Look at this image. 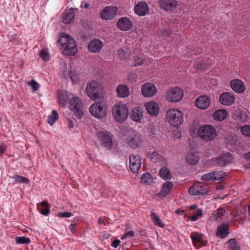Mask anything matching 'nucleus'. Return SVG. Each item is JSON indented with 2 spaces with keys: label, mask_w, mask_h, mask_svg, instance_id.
Returning <instances> with one entry per match:
<instances>
[{
  "label": "nucleus",
  "mask_w": 250,
  "mask_h": 250,
  "mask_svg": "<svg viewBox=\"0 0 250 250\" xmlns=\"http://www.w3.org/2000/svg\"><path fill=\"white\" fill-rule=\"evenodd\" d=\"M58 97V101L61 104L65 105L70 102V109L74 112L75 116L78 119L82 118L83 114L82 106V103L79 98L75 97L70 101L67 93L63 91L59 92Z\"/></svg>",
  "instance_id": "f257e3e1"
},
{
  "label": "nucleus",
  "mask_w": 250,
  "mask_h": 250,
  "mask_svg": "<svg viewBox=\"0 0 250 250\" xmlns=\"http://www.w3.org/2000/svg\"><path fill=\"white\" fill-rule=\"evenodd\" d=\"M60 36L57 42L61 44V49L63 53L66 55H74L76 54L78 49L74 40L64 33Z\"/></svg>",
  "instance_id": "f03ea898"
},
{
  "label": "nucleus",
  "mask_w": 250,
  "mask_h": 250,
  "mask_svg": "<svg viewBox=\"0 0 250 250\" xmlns=\"http://www.w3.org/2000/svg\"><path fill=\"white\" fill-rule=\"evenodd\" d=\"M89 108L91 115L98 119L104 118L107 114L106 102L104 98H101L98 100H95Z\"/></svg>",
  "instance_id": "7ed1b4c3"
},
{
  "label": "nucleus",
  "mask_w": 250,
  "mask_h": 250,
  "mask_svg": "<svg viewBox=\"0 0 250 250\" xmlns=\"http://www.w3.org/2000/svg\"><path fill=\"white\" fill-rule=\"evenodd\" d=\"M86 90L89 97L93 100H98L101 98H104L103 87L97 81H92L88 83Z\"/></svg>",
  "instance_id": "20e7f679"
},
{
  "label": "nucleus",
  "mask_w": 250,
  "mask_h": 250,
  "mask_svg": "<svg viewBox=\"0 0 250 250\" xmlns=\"http://www.w3.org/2000/svg\"><path fill=\"white\" fill-rule=\"evenodd\" d=\"M112 115L117 122L119 123L124 122L128 116V109L127 106L122 103L115 104L112 108Z\"/></svg>",
  "instance_id": "39448f33"
},
{
  "label": "nucleus",
  "mask_w": 250,
  "mask_h": 250,
  "mask_svg": "<svg viewBox=\"0 0 250 250\" xmlns=\"http://www.w3.org/2000/svg\"><path fill=\"white\" fill-rule=\"evenodd\" d=\"M199 136L206 141H211L214 139L216 135L214 127L211 125H202L198 130Z\"/></svg>",
  "instance_id": "423d86ee"
},
{
  "label": "nucleus",
  "mask_w": 250,
  "mask_h": 250,
  "mask_svg": "<svg viewBox=\"0 0 250 250\" xmlns=\"http://www.w3.org/2000/svg\"><path fill=\"white\" fill-rule=\"evenodd\" d=\"M167 120L173 126H178L183 122V115L181 111L177 109H171L167 112Z\"/></svg>",
  "instance_id": "0eeeda50"
},
{
  "label": "nucleus",
  "mask_w": 250,
  "mask_h": 250,
  "mask_svg": "<svg viewBox=\"0 0 250 250\" xmlns=\"http://www.w3.org/2000/svg\"><path fill=\"white\" fill-rule=\"evenodd\" d=\"M184 95L182 89L175 87L170 89L167 93V99L170 102H178L181 100Z\"/></svg>",
  "instance_id": "6e6552de"
},
{
  "label": "nucleus",
  "mask_w": 250,
  "mask_h": 250,
  "mask_svg": "<svg viewBox=\"0 0 250 250\" xmlns=\"http://www.w3.org/2000/svg\"><path fill=\"white\" fill-rule=\"evenodd\" d=\"M142 159L138 154H131L129 157V168L133 173H137L142 165Z\"/></svg>",
  "instance_id": "1a4fd4ad"
},
{
  "label": "nucleus",
  "mask_w": 250,
  "mask_h": 250,
  "mask_svg": "<svg viewBox=\"0 0 250 250\" xmlns=\"http://www.w3.org/2000/svg\"><path fill=\"white\" fill-rule=\"evenodd\" d=\"M141 92L145 97H152L156 92L157 89L155 85L150 83L144 84L141 87Z\"/></svg>",
  "instance_id": "9d476101"
},
{
  "label": "nucleus",
  "mask_w": 250,
  "mask_h": 250,
  "mask_svg": "<svg viewBox=\"0 0 250 250\" xmlns=\"http://www.w3.org/2000/svg\"><path fill=\"white\" fill-rule=\"evenodd\" d=\"M134 11L138 16H144L149 13V8L146 2L140 1L135 5Z\"/></svg>",
  "instance_id": "9b49d317"
},
{
  "label": "nucleus",
  "mask_w": 250,
  "mask_h": 250,
  "mask_svg": "<svg viewBox=\"0 0 250 250\" xmlns=\"http://www.w3.org/2000/svg\"><path fill=\"white\" fill-rule=\"evenodd\" d=\"M117 11V9L116 7L107 6L101 12V16L103 19L110 20L115 16Z\"/></svg>",
  "instance_id": "f8f14e48"
},
{
  "label": "nucleus",
  "mask_w": 250,
  "mask_h": 250,
  "mask_svg": "<svg viewBox=\"0 0 250 250\" xmlns=\"http://www.w3.org/2000/svg\"><path fill=\"white\" fill-rule=\"evenodd\" d=\"M98 137L99 138L102 145L110 149L113 146V143L111 137L106 133L104 132H99L98 133Z\"/></svg>",
  "instance_id": "ddd939ff"
},
{
  "label": "nucleus",
  "mask_w": 250,
  "mask_h": 250,
  "mask_svg": "<svg viewBox=\"0 0 250 250\" xmlns=\"http://www.w3.org/2000/svg\"><path fill=\"white\" fill-rule=\"evenodd\" d=\"M159 4L160 7L166 11H173L177 6L176 0H160Z\"/></svg>",
  "instance_id": "4468645a"
},
{
  "label": "nucleus",
  "mask_w": 250,
  "mask_h": 250,
  "mask_svg": "<svg viewBox=\"0 0 250 250\" xmlns=\"http://www.w3.org/2000/svg\"><path fill=\"white\" fill-rule=\"evenodd\" d=\"M232 90L237 93H242L246 90V86L243 81L239 79H234L230 82Z\"/></svg>",
  "instance_id": "2eb2a0df"
},
{
  "label": "nucleus",
  "mask_w": 250,
  "mask_h": 250,
  "mask_svg": "<svg viewBox=\"0 0 250 250\" xmlns=\"http://www.w3.org/2000/svg\"><path fill=\"white\" fill-rule=\"evenodd\" d=\"M235 99L233 94L224 92L220 95V103L224 105H229L233 104Z\"/></svg>",
  "instance_id": "dca6fc26"
},
{
  "label": "nucleus",
  "mask_w": 250,
  "mask_h": 250,
  "mask_svg": "<svg viewBox=\"0 0 250 250\" xmlns=\"http://www.w3.org/2000/svg\"><path fill=\"white\" fill-rule=\"evenodd\" d=\"M117 25L121 30L128 31L132 27V22L128 18L122 17L118 20Z\"/></svg>",
  "instance_id": "f3484780"
},
{
  "label": "nucleus",
  "mask_w": 250,
  "mask_h": 250,
  "mask_svg": "<svg viewBox=\"0 0 250 250\" xmlns=\"http://www.w3.org/2000/svg\"><path fill=\"white\" fill-rule=\"evenodd\" d=\"M103 46V42L99 39L92 40L89 43L88 48L90 52L92 53L99 52Z\"/></svg>",
  "instance_id": "a211bd4d"
},
{
  "label": "nucleus",
  "mask_w": 250,
  "mask_h": 250,
  "mask_svg": "<svg viewBox=\"0 0 250 250\" xmlns=\"http://www.w3.org/2000/svg\"><path fill=\"white\" fill-rule=\"evenodd\" d=\"M145 106L147 113L150 115L156 116L158 114L159 106L157 103L151 101L147 103Z\"/></svg>",
  "instance_id": "6ab92c4d"
},
{
  "label": "nucleus",
  "mask_w": 250,
  "mask_h": 250,
  "mask_svg": "<svg viewBox=\"0 0 250 250\" xmlns=\"http://www.w3.org/2000/svg\"><path fill=\"white\" fill-rule=\"evenodd\" d=\"M195 104L198 108L205 109L209 105V99L207 96H200L196 100Z\"/></svg>",
  "instance_id": "aec40b11"
},
{
  "label": "nucleus",
  "mask_w": 250,
  "mask_h": 250,
  "mask_svg": "<svg viewBox=\"0 0 250 250\" xmlns=\"http://www.w3.org/2000/svg\"><path fill=\"white\" fill-rule=\"evenodd\" d=\"M173 184L171 182H165L162 187L160 192L156 194L157 196H160L161 198H165L171 191Z\"/></svg>",
  "instance_id": "412c9836"
},
{
  "label": "nucleus",
  "mask_w": 250,
  "mask_h": 250,
  "mask_svg": "<svg viewBox=\"0 0 250 250\" xmlns=\"http://www.w3.org/2000/svg\"><path fill=\"white\" fill-rule=\"evenodd\" d=\"M75 13L73 8H70L64 12L62 21L64 24H68L73 21L74 20Z\"/></svg>",
  "instance_id": "4be33fe9"
},
{
  "label": "nucleus",
  "mask_w": 250,
  "mask_h": 250,
  "mask_svg": "<svg viewBox=\"0 0 250 250\" xmlns=\"http://www.w3.org/2000/svg\"><path fill=\"white\" fill-rule=\"evenodd\" d=\"M190 237L192 243L195 246L199 244V247H202L205 245V242L202 240L203 234L199 232H194L191 234Z\"/></svg>",
  "instance_id": "5701e85b"
},
{
  "label": "nucleus",
  "mask_w": 250,
  "mask_h": 250,
  "mask_svg": "<svg viewBox=\"0 0 250 250\" xmlns=\"http://www.w3.org/2000/svg\"><path fill=\"white\" fill-rule=\"evenodd\" d=\"M143 116L142 109L140 107H136L131 111L130 118L136 122L140 121Z\"/></svg>",
  "instance_id": "b1692460"
},
{
  "label": "nucleus",
  "mask_w": 250,
  "mask_h": 250,
  "mask_svg": "<svg viewBox=\"0 0 250 250\" xmlns=\"http://www.w3.org/2000/svg\"><path fill=\"white\" fill-rule=\"evenodd\" d=\"M218 172L216 171H213L209 173H205L201 176V180L208 182L210 181H217L219 180Z\"/></svg>",
  "instance_id": "393cba45"
},
{
  "label": "nucleus",
  "mask_w": 250,
  "mask_h": 250,
  "mask_svg": "<svg viewBox=\"0 0 250 250\" xmlns=\"http://www.w3.org/2000/svg\"><path fill=\"white\" fill-rule=\"evenodd\" d=\"M118 96L121 98H126L129 95V89L125 85H119L116 88Z\"/></svg>",
  "instance_id": "a878e982"
},
{
  "label": "nucleus",
  "mask_w": 250,
  "mask_h": 250,
  "mask_svg": "<svg viewBox=\"0 0 250 250\" xmlns=\"http://www.w3.org/2000/svg\"><path fill=\"white\" fill-rule=\"evenodd\" d=\"M196 185H197L196 192L197 195H205L208 192L209 188L207 184L198 182L196 183Z\"/></svg>",
  "instance_id": "bb28decb"
},
{
  "label": "nucleus",
  "mask_w": 250,
  "mask_h": 250,
  "mask_svg": "<svg viewBox=\"0 0 250 250\" xmlns=\"http://www.w3.org/2000/svg\"><path fill=\"white\" fill-rule=\"evenodd\" d=\"M229 234V226L228 223L220 225V238L224 239Z\"/></svg>",
  "instance_id": "cd10ccee"
},
{
  "label": "nucleus",
  "mask_w": 250,
  "mask_h": 250,
  "mask_svg": "<svg viewBox=\"0 0 250 250\" xmlns=\"http://www.w3.org/2000/svg\"><path fill=\"white\" fill-rule=\"evenodd\" d=\"M232 160V157L230 153L227 152L220 157V166H225L230 163Z\"/></svg>",
  "instance_id": "c85d7f7f"
},
{
  "label": "nucleus",
  "mask_w": 250,
  "mask_h": 250,
  "mask_svg": "<svg viewBox=\"0 0 250 250\" xmlns=\"http://www.w3.org/2000/svg\"><path fill=\"white\" fill-rule=\"evenodd\" d=\"M186 160L189 165H195L199 161V157L196 153H190L187 156Z\"/></svg>",
  "instance_id": "c756f323"
},
{
  "label": "nucleus",
  "mask_w": 250,
  "mask_h": 250,
  "mask_svg": "<svg viewBox=\"0 0 250 250\" xmlns=\"http://www.w3.org/2000/svg\"><path fill=\"white\" fill-rule=\"evenodd\" d=\"M153 180L152 175L146 172L143 174L140 178V182L144 185H150L152 183Z\"/></svg>",
  "instance_id": "7c9ffc66"
},
{
  "label": "nucleus",
  "mask_w": 250,
  "mask_h": 250,
  "mask_svg": "<svg viewBox=\"0 0 250 250\" xmlns=\"http://www.w3.org/2000/svg\"><path fill=\"white\" fill-rule=\"evenodd\" d=\"M226 244L229 250H241L240 245L235 238L230 239Z\"/></svg>",
  "instance_id": "2f4dec72"
},
{
  "label": "nucleus",
  "mask_w": 250,
  "mask_h": 250,
  "mask_svg": "<svg viewBox=\"0 0 250 250\" xmlns=\"http://www.w3.org/2000/svg\"><path fill=\"white\" fill-rule=\"evenodd\" d=\"M152 162L161 164L163 162V157L156 152H153L149 155Z\"/></svg>",
  "instance_id": "473e14b6"
},
{
  "label": "nucleus",
  "mask_w": 250,
  "mask_h": 250,
  "mask_svg": "<svg viewBox=\"0 0 250 250\" xmlns=\"http://www.w3.org/2000/svg\"><path fill=\"white\" fill-rule=\"evenodd\" d=\"M160 175L164 180H170L172 176L169 170L166 167H162L160 170Z\"/></svg>",
  "instance_id": "72a5a7b5"
},
{
  "label": "nucleus",
  "mask_w": 250,
  "mask_h": 250,
  "mask_svg": "<svg viewBox=\"0 0 250 250\" xmlns=\"http://www.w3.org/2000/svg\"><path fill=\"white\" fill-rule=\"evenodd\" d=\"M59 119V114L56 110H53L51 114L47 117V123L52 125Z\"/></svg>",
  "instance_id": "f704fd0d"
},
{
  "label": "nucleus",
  "mask_w": 250,
  "mask_h": 250,
  "mask_svg": "<svg viewBox=\"0 0 250 250\" xmlns=\"http://www.w3.org/2000/svg\"><path fill=\"white\" fill-rule=\"evenodd\" d=\"M141 142V139L139 135H135L132 138L128 140V143L133 148L137 147L140 144Z\"/></svg>",
  "instance_id": "c9c22d12"
},
{
  "label": "nucleus",
  "mask_w": 250,
  "mask_h": 250,
  "mask_svg": "<svg viewBox=\"0 0 250 250\" xmlns=\"http://www.w3.org/2000/svg\"><path fill=\"white\" fill-rule=\"evenodd\" d=\"M150 215L152 219L156 225L162 228L164 227V224L163 223L162 220L158 217L155 213L151 211Z\"/></svg>",
  "instance_id": "e433bc0d"
},
{
  "label": "nucleus",
  "mask_w": 250,
  "mask_h": 250,
  "mask_svg": "<svg viewBox=\"0 0 250 250\" xmlns=\"http://www.w3.org/2000/svg\"><path fill=\"white\" fill-rule=\"evenodd\" d=\"M69 77L73 83H76L78 82L79 76L78 73L74 70H71L69 72Z\"/></svg>",
  "instance_id": "4c0bfd02"
},
{
  "label": "nucleus",
  "mask_w": 250,
  "mask_h": 250,
  "mask_svg": "<svg viewBox=\"0 0 250 250\" xmlns=\"http://www.w3.org/2000/svg\"><path fill=\"white\" fill-rule=\"evenodd\" d=\"M15 241L17 244H28L30 242V240L28 238L25 237L17 236L15 238Z\"/></svg>",
  "instance_id": "58836bf2"
},
{
  "label": "nucleus",
  "mask_w": 250,
  "mask_h": 250,
  "mask_svg": "<svg viewBox=\"0 0 250 250\" xmlns=\"http://www.w3.org/2000/svg\"><path fill=\"white\" fill-rule=\"evenodd\" d=\"M240 130L242 133L247 137H250V125H245L240 128Z\"/></svg>",
  "instance_id": "ea45409f"
},
{
  "label": "nucleus",
  "mask_w": 250,
  "mask_h": 250,
  "mask_svg": "<svg viewBox=\"0 0 250 250\" xmlns=\"http://www.w3.org/2000/svg\"><path fill=\"white\" fill-rule=\"evenodd\" d=\"M15 181L19 183H24L27 184L29 182L28 178L20 175H17L15 177Z\"/></svg>",
  "instance_id": "a19ab883"
},
{
  "label": "nucleus",
  "mask_w": 250,
  "mask_h": 250,
  "mask_svg": "<svg viewBox=\"0 0 250 250\" xmlns=\"http://www.w3.org/2000/svg\"><path fill=\"white\" fill-rule=\"evenodd\" d=\"M40 58L43 61H47L49 60V54L45 50H42L40 53Z\"/></svg>",
  "instance_id": "79ce46f5"
},
{
  "label": "nucleus",
  "mask_w": 250,
  "mask_h": 250,
  "mask_svg": "<svg viewBox=\"0 0 250 250\" xmlns=\"http://www.w3.org/2000/svg\"><path fill=\"white\" fill-rule=\"evenodd\" d=\"M219 218V208L217 209L214 212H213L210 217L209 220L211 222L217 221Z\"/></svg>",
  "instance_id": "37998d69"
},
{
  "label": "nucleus",
  "mask_w": 250,
  "mask_h": 250,
  "mask_svg": "<svg viewBox=\"0 0 250 250\" xmlns=\"http://www.w3.org/2000/svg\"><path fill=\"white\" fill-rule=\"evenodd\" d=\"M28 84L30 85L32 87L33 91L37 90L40 86L39 84L34 80H32L28 83Z\"/></svg>",
  "instance_id": "c03bdc74"
},
{
  "label": "nucleus",
  "mask_w": 250,
  "mask_h": 250,
  "mask_svg": "<svg viewBox=\"0 0 250 250\" xmlns=\"http://www.w3.org/2000/svg\"><path fill=\"white\" fill-rule=\"evenodd\" d=\"M228 116V112L225 109H220V121L225 120Z\"/></svg>",
  "instance_id": "a18cd8bd"
},
{
  "label": "nucleus",
  "mask_w": 250,
  "mask_h": 250,
  "mask_svg": "<svg viewBox=\"0 0 250 250\" xmlns=\"http://www.w3.org/2000/svg\"><path fill=\"white\" fill-rule=\"evenodd\" d=\"M134 236V232L132 230L129 231L125 233L124 235L121 237V239L125 240L128 237H132Z\"/></svg>",
  "instance_id": "49530a36"
},
{
  "label": "nucleus",
  "mask_w": 250,
  "mask_h": 250,
  "mask_svg": "<svg viewBox=\"0 0 250 250\" xmlns=\"http://www.w3.org/2000/svg\"><path fill=\"white\" fill-rule=\"evenodd\" d=\"M197 185H196V183L193 185V186L189 188L188 189V192L190 195H197L196 192V188Z\"/></svg>",
  "instance_id": "de8ad7c7"
},
{
  "label": "nucleus",
  "mask_w": 250,
  "mask_h": 250,
  "mask_svg": "<svg viewBox=\"0 0 250 250\" xmlns=\"http://www.w3.org/2000/svg\"><path fill=\"white\" fill-rule=\"evenodd\" d=\"M58 215L60 217H70L72 214L70 212H59Z\"/></svg>",
  "instance_id": "09e8293b"
},
{
  "label": "nucleus",
  "mask_w": 250,
  "mask_h": 250,
  "mask_svg": "<svg viewBox=\"0 0 250 250\" xmlns=\"http://www.w3.org/2000/svg\"><path fill=\"white\" fill-rule=\"evenodd\" d=\"M144 63V60L142 58H136L135 59V66L141 65Z\"/></svg>",
  "instance_id": "8fccbe9b"
},
{
  "label": "nucleus",
  "mask_w": 250,
  "mask_h": 250,
  "mask_svg": "<svg viewBox=\"0 0 250 250\" xmlns=\"http://www.w3.org/2000/svg\"><path fill=\"white\" fill-rule=\"evenodd\" d=\"M121 241L119 239H116L115 240L113 241V242L111 244V246L112 247L116 248L118 247Z\"/></svg>",
  "instance_id": "3c124183"
},
{
  "label": "nucleus",
  "mask_w": 250,
  "mask_h": 250,
  "mask_svg": "<svg viewBox=\"0 0 250 250\" xmlns=\"http://www.w3.org/2000/svg\"><path fill=\"white\" fill-rule=\"evenodd\" d=\"M50 212V209L49 207L45 208L41 210V213L44 215H47Z\"/></svg>",
  "instance_id": "603ef678"
},
{
  "label": "nucleus",
  "mask_w": 250,
  "mask_h": 250,
  "mask_svg": "<svg viewBox=\"0 0 250 250\" xmlns=\"http://www.w3.org/2000/svg\"><path fill=\"white\" fill-rule=\"evenodd\" d=\"M175 213L177 214H178V215H186V213H185V210H183V209H182L181 208L177 209L175 210Z\"/></svg>",
  "instance_id": "864d4df0"
},
{
  "label": "nucleus",
  "mask_w": 250,
  "mask_h": 250,
  "mask_svg": "<svg viewBox=\"0 0 250 250\" xmlns=\"http://www.w3.org/2000/svg\"><path fill=\"white\" fill-rule=\"evenodd\" d=\"M5 148V146L3 144H0V155L4 152Z\"/></svg>",
  "instance_id": "5fc2aeb1"
},
{
  "label": "nucleus",
  "mask_w": 250,
  "mask_h": 250,
  "mask_svg": "<svg viewBox=\"0 0 250 250\" xmlns=\"http://www.w3.org/2000/svg\"><path fill=\"white\" fill-rule=\"evenodd\" d=\"M227 176V173L225 172H220V181H222Z\"/></svg>",
  "instance_id": "6e6d98bb"
},
{
  "label": "nucleus",
  "mask_w": 250,
  "mask_h": 250,
  "mask_svg": "<svg viewBox=\"0 0 250 250\" xmlns=\"http://www.w3.org/2000/svg\"><path fill=\"white\" fill-rule=\"evenodd\" d=\"M203 214L202 209L201 208H198L196 211V214L195 215H197V217L200 216Z\"/></svg>",
  "instance_id": "4d7b16f0"
},
{
  "label": "nucleus",
  "mask_w": 250,
  "mask_h": 250,
  "mask_svg": "<svg viewBox=\"0 0 250 250\" xmlns=\"http://www.w3.org/2000/svg\"><path fill=\"white\" fill-rule=\"evenodd\" d=\"M227 186V184L222 181H220V190L224 189Z\"/></svg>",
  "instance_id": "13d9d810"
},
{
  "label": "nucleus",
  "mask_w": 250,
  "mask_h": 250,
  "mask_svg": "<svg viewBox=\"0 0 250 250\" xmlns=\"http://www.w3.org/2000/svg\"><path fill=\"white\" fill-rule=\"evenodd\" d=\"M213 118L215 120L219 121V110H216L214 114Z\"/></svg>",
  "instance_id": "bf43d9fd"
},
{
  "label": "nucleus",
  "mask_w": 250,
  "mask_h": 250,
  "mask_svg": "<svg viewBox=\"0 0 250 250\" xmlns=\"http://www.w3.org/2000/svg\"><path fill=\"white\" fill-rule=\"evenodd\" d=\"M226 213V209L223 207L220 208V216L223 215Z\"/></svg>",
  "instance_id": "052dcab7"
},
{
  "label": "nucleus",
  "mask_w": 250,
  "mask_h": 250,
  "mask_svg": "<svg viewBox=\"0 0 250 250\" xmlns=\"http://www.w3.org/2000/svg\"><path fill=\"white\" fill-rule=\"evenodd\" d=\"M41 205L42 207L47 208L48 207V203L47 201H43L41 203Z\"/></svg>",
  "instance_id": "680f3d73"
},
{
  "label": "nucleus",
  "mask_w": 250,
  "mask_h": 250,
  "mask_svg": "<svg viewBox=\"0 0 250 250\" xmlns=\"http://www.w3.org/2000/svg\"><path fill=\"white\" fill-rule=\"evenodd\" d=\"M68 121L69 122L68 125L69 127L70 128H72L74 127V123L71 120L68 119Z\"/></svg>",
  "instance_id": "e2e57ef3"
},
{
  "label": "nucleus",
  "mask_w": 250,
  "mask_h": 250,
  "mask_svg": "<svg viewBox=\"0 0 250 250\" xmlns=\"http://www.w3.org/2000/svg\"><path fill=\"white\" fill-rule=\"evenodd\" d=\"M118 52L119 56L121 57H122V54H123L124 55L126 54V52L125 51L124 49H119ZM123 57H124V56H123Z\"/></svg>",
  "instance_id": "0e129e2a"
},
{
  "label": "nucleus",
  "mask_w": 250,
  "mask_h": 250,
  "mask_svg": "<svg viewBox=\"0 0 250 250\" xmlns=\"http://www.w3.org/2000/svg\"><path fill=\"white\" fill-rule=\"evenodd\" d=\"M198 219V217H197V215H194L192 216L191 217H190V219L192 221H195L197 220Z\"/></svg>",
  "instance_id": "69168bd1"
},
{
  "label": "nucleus",
  "mask_w": 250,
  "mask_h": 250,
  "mask_svg": "<svg viewBox=\"0 0 250 250\" xmlns=\"http://www.w3.org/2000/svg\"><path fill=\"white\" fill-rule=\"evenodd\" d=\"M245 158L247 160L250 161V151L245 154Z\"/></svg>",
  "instance_id": "338daca9"
},
{
  "label": "nucleus",
  "mask_w": 250,
  "mask_h": 250,
  "mask_svg": "<svg viewBox=\"0 0 250 250\" xmlns=\"http://www.w3.org/2000/svg\"><path fill=\"white\" fill-rule=\"evenodd\" d=\"M75 224H72L69 226V229L72 232H73L74 231V230H75Z\"/></svg>",
  "instance_id": "774afa93"
}]
</instances>
